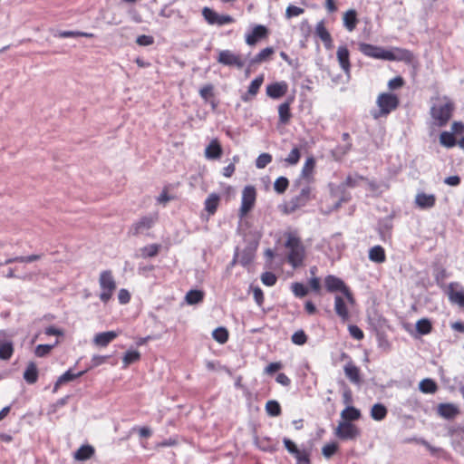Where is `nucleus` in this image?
I'll return each mask as SVG.
<instances>
[{"mask_svg": "<svg viewBox=\"0 0 464 464\" xmlns=\"http://www.w3.org/2000/svg\"><path fill=\"white\" fill-rule=\"evenodd\" d=\"M95 453V450L91 445H82L74 452V459L79 461L90 459Z\"/></svg>", "mask_w": 464, "mask_h": 464, "instance_id": "nucleus-25", "label": "nucleus"}, {"mask_svg": "<svg viewBox=\"0 0 464 464\" xmlns=\"http://www.w3.org/2000/svg\"><path fill=\"white\" fill-rule=\"evenodd\" d=\"M324 285L328 292L334 293L339 291L343 295L348 303L351 304L354 303L351 290L341 278L332 275L327 276L324 278Z\"/></svg>", "mask_w": 464, "mask_h": 464, "instance_id": "nucleus-6", "label": "nucleus"}, {"mask_svg": "<svg viewBox=\"0 0 464 464\" xmlns=\"http://www.w3.org/2000/svg\"><path fill=\"white\" fill-rule=\"evenodd\" d=\"M272 161V156L268 153L260 154L256 160V167L257 169L266 168Z\"/></svg>", "mask_w": 464, "mask_h": 464, "instance_id": "nucleus-48", "label": "nucleus"}, {"mask_svg": "<svg viewBox=\"0 0 464 464\" xmlns=\"http://www.w3.org/2000/svg\"><path fill=\"white\" fill-rule=\"evenodd\" d=\"M345 376L350 380L353 384H361L362 379L360 375L359 368L354 365L353 362H348L343 367Z\"/></svg>", "mask_w": 464, "mask_h": 464, "instance_id": "nucleus-22", "label": "nucleus"}, {"mask_svg": "<svg viewBox=\"0 0 464 464\" xmlns=\"http://www.w3.org/2000/svg\"><path fill=\"white\" fill-rule=\"evenodd\" d=\"M359 51L368 57L382 59L387 61H411L412 58V53L407 50H398V54H395L392 51H387L382 47L365 43L359 44Z\"/></svg>", "mask_w": 464, "mask_h": 464, "instance_id": "nucleus-1", "label": "nucleus"}, {"mask_svg": "<svg viewBox=\"0 0 464 464\" xmlns=\"http://www.w3.org/2000/svg\"><path fill=\"white\" fill-rule=\"evenodd\" d=\"M213 87L212 85H206L199 90V94L204 100H208L212 95Z\"/></svg>", "mask_w": 464, "mask_h": 464, "instance_id": "nucleus-64", "label": "nucleus"}, {"mask_svg": "<svg viewBox=\"0 0 464 464\" xmlns=\"http://www.w3.org/2000/svg\"><path fill=\"white\" fill-rule=\"evenodd\" d=\"M253 296L256 303L261 306L264 302V294L260 287L256 286L253 288Z\"/></svg>", "mask_w": 464, "mask_h": 464, "instance_id": "nucleus-59", "label": "nucleus"}, {"mask_svg": "<svg viewBox=\"0 0 464 464\" xmlns=\"http://www.w3.org/2000/svg\"><path fill=\"white\" fill-rule=\"evenodd\" d=\"M140 358V354L138 351H128L124 356H123V364H124V367H127L128 365H130V363H133L137 361H139Z\"/></svg>", "mask_w": 464, "mask_h": 464, "instance_id": "nucleus-45", "label": "nucleus"}, {"mask_svg": "<svg viewBox=\"0 0 464 464\" xmlns=\"http://www.w3.org/2000/svg\"><path fill=\"white\" fill-rule=\"evenodd\" d=\"M334 311L343 322H346L350 319L346 302L344 298L339 295L334 297Z\"/></svg>", "mask_w": 464, "mask_h": 464, "instance_id": "nucleus-19", "label": "nucleus"}, {"mask_svg": "<svg viewBox=\"0 0 464 464\" xmlns=\"http://www.w3.org/2000/svg\"><path fill=\"white\" fill-rule=\"evenodd\" d=\"M202 15L205 20L211 25L222 26L234 22V18L228 14H219L209 7L202 9Z\"/></svg>", "mask_w": 464, "mask_h": 464, "instance_id": "nucleus-11", "label": "nucleus"}, {"mask_svg": "<svg viewBox=\"0 0 464 464\" xmlns=\"http://www.w3.org/2000/svg\"><path fill=\"white\" fill-rule=\"evenodd\" d=\"M363 178L362 176H359V175H349L345 181H344V185L348 188H354V187H357L360 185V183L362 181H363Z\"/></svg>", "mask_w": 464, "mask_h": 464, "instance_id": "nucleus-53", "label": "nucleus"}, {"mask_svg": "<svg viewBox=\"0 0 464 464\" xmlns=\"http://www.w3.org/2000/svg\"><path fill=\"white\" fill-rule=\"evenodd\" d=\"M292 342L296 345H303L307 341V336L303 330H298L294 333L291 337Z\"/></svg>", "mask_w": 464, "mask_h": 464, "instance_id": "nucleus-50", "label": "nucleus"}, {"mask_svg": "<svg viewBox=\"0 0 464 464\" xmlns=\"http://www.w3.org/2000/svg\"><path fill=\"white\" fill-rule=\"evenodd\" d=\"M315 34L324 42V40L331 37L330 33L324 26V22L320 21L315 26Z\"/></svg>", "mask_w": 464, "mask_h": 464, "instance_id": "nucleus-46", "label": "nucleus"}, {"mask_svg": "<svg viewBox=\"0 0 464 464\" xmlns=\"http://www.w3.org/2000/svg\"><path fill=\"white\" fill-rule=\"evenodd\" d=\"M159 250H160V246L152 244V245L144 246L141 249V252H142L143 256L152 257V256H155L159 253Z\"/></svg>", "mask_w": 464, "mask_h": 464, "instance_id": "nucleus-54", "label": "nucleus"}, {"mask_svg": "<svg viewBox=\"0 0 464 464\" xmlns=\"http://www.w3.org/2000/svg\"><path fill=\"white\" fill-rule=\"evenodd\" d=\"M99 285L101 288L100 299L107 303L116 289V282L109 270L102 271L100 275Z\"/></svg>", "mask_w": 464, "mask_h": 464, "instance_id": "nucleus-5", "label": "nucleus"}, {"mask_svg": "<svg viewBox=\"0 0 464 464\" xmlns=\"http://www.w3.org/2000/svg\"><path fill=\"white\" fill-rule=\"evenodd\" d=\"M24 378L25 382L29 384L36 382L38 379V370L34 362H30L27 365L24 372Z\"/></svg>", "mask_w": 464, "mask_h": 464, "instance_id": "nucleus-33", "label": "nucleus"}, {"mask_svg": "<svg viewBox=\"0 0 464 464\" xmlns=\"http://www.w3.org/2000/svg\"><path fill=\"white\" fill-rule=\"evenodd\" d=\"M369 259L375 263H383L386 259L384 249L381 246H374L369 250Z\"/></svg>", "mask_w": 464, "mask_h": 464, "instance_id": "nucleus-31", "label": "nucleus"}, {"mask_svg": "<svg viewBox=\"0 0 464 464\" xmlns=\"http://www.w3.org/2000/svg\"><path fill=\"white\" fill-rule=\"evenodd\" d=\"M436 198L433 194L418 193L415 197L416 205L422 209L430 208L435 205Z\"/></svg>", "mask_w": 464, "mask_h": 464, "instance_id": "nucleus-21", "label": "nucleus"}, {"mask_svg": "<svg viewBox=\"0 0 464 464\" xmlns=\"http://www.w3.org/2000/svg\"><path fill=\"white\" fill-rule=\"evenodd\" d=\"M285 246L289 249L287 256L289 264L293 267L302 265L304 258V248L300 239L293 235H289Z\"/></svg>", "mask_w": 464, "mask_h": 464, "instance_id": "nucleus-3", "label": "nucleus"}, {"mask_svg": "<svg viewBox=\"0 0 464 464\" xmlns=\"http://www.w3.org/2000/svg\"><path fill=\"white\" fill-rule=\"evenodd\" d=\"M279 121L281 123L285 124L291 118L290 102H285L278 107Z\"/></svg>", "mask_w": 464, "mask_h": 464, "instance_id": "nucleus-35", "label": "nucleus"}, {"mask_svg": "<svg viewBox=\"0 0 464 464\" xmlns=\"http://www.w3.org/2000/svg\"><path fill=\"white\" fill-rule=\"evenodd\" d=\"M402 85H403V79L401 76H397V77L390 80L388 82V87L391 90H395V89L401 88Z\"/></svg>", "mask_w": 464, "mask_h": 464, "instance_id": "nucleus-60", "label": "nucleus"}, {"mask_svg": "<svg viewBox=\"0 0 464 464\" xmlns=\"http://www.w3.org/2000/svg\"><path fill=\"white\" fill-rule=\"evenodd\" d=\"M266 95L277 100L283 97L288 91V84L285 82H276L266 86Z\"/></svg>", "mask_w": 464, "mask_h": 464, "instance_id": "nucleus-17", "label": "nucleus"}, {"mask_svg": "<svg viewBox=\"0 0 464 464\" xmlns=\"http://www.w3.org/2000/svg\"><path fill=\"white\" fill-rule=\"evenodd\" d=\"M289 181L285 177H279L276 179L274 183V189L278 194H283L286 188H288Z\"/></svg>", "mask_w": 464, "mask_h": 464, "instance_id": "nucleus-44", "label": "nucleus"}, {"mask_svg": "<svg viewBox=\"0 0 464 464\" xmlns=\"http://www.w3.org/2000/svg\"><path fill=\"white\" fill-rule=\"evenodd\" d=\"M204 294L200 290H190L186 295V301L189 304H195L202 301Z\"/></svg>", "mask_w": 464, "mask_h": 464, "instance_id": "nucleus-38", "label": "nucleus"}, {"mask_svg": "<svg viewBox=\"0 0 464 464\" xmlns=\"http://www.w3.org/2000/svg\"><path fill=\"white\" fill-rule=\"evenodd\" d=\"M291 289L296 297H304L308 294V289L301 283L292 284Z\"/></svg>", "mask_w": 464, "mask_h": 464, "instance_id": "nucleus-49", "label": "nucleus"}, {"mask_svg": "<svg viewBox=\"0 0 464 464\" xmlns=\"http://www.w3.org/2000/svg\"><path fill=\"white\" fill-rule=\"evenodd\" d=\"M283 443L287 451L295 457L296 464H311V450L304 445L298 447L288 438H284Z\"/></svg>", "mask_w": 464, "mask_h": 464, "instance_id": "nucleus-7", "label": "nucleus"}, {"mask_svg": "<svg viewBox=\"0 0 464 464\" xmlns=\"http://www.w3.org/2000/svg\"><path fill=\"white\" fill-rule=\"evenodd\" d=\"M256 198L255 187L246 186L242 191L241 206L239 208L240 218L245 217L254 207Z\"/></svg>", "mask_w": 464, "mask_h": 464, "instance_id": "nucleus-10", "label": "nucleus"}, {"mask_svg": "<svg viewBox=\"0 0 464 464\" xmlns=\"http://www.w3.org/2000/svg\"><path fill=\"white\" fill-rule=\"evenodd\" d=\"M419 389L423 393L432 394L437 392L438 386L433 380L426 378L420 381L419 383Z\"/></svg>", "mask_w": 464, "mask_h": 464, "instance_id": "nucleus-34", "label": "nucleus"}, {"mask_svg": "<svg viewBox=\"0 0 464 464\" xmlns=\"http://www.w3.org/2000/svg\"><path fill=\"white\" fill-rule=\"evenodd\" d=\"M304 13V9L295 5H289L286 8L285 15L287 18L298 16Z\"/></svg>", "mask_w": 464, "mask_h": 464, "instance_id": "nucleus-56", "label": "nucleus"}, {"mask_svg": "<svg viewBox=\"0 0 464 464\" xmlns=\"http://www.w3.org/2000/svg\"><path fill=\"white\" fill-rule=\"evenodd\" d=\"M454 105L447 98L438 99L430 107L431 124L436 127L445 126L452 116Z\"/></svg>", "mask_w": 464, "mask_h": 464, "instance_id": "nucleus-2", "label": "nucleus"}, {"mask_svg": "<svg viewBox=\"0 0 464 464\" xmlns=\"http://www.w3.org/2000/svg\"><path fill=\"white\" fill-rule=\"evenodd\" d=\"M314 165H315V161H314V158L313 157L307 158L303 166V169H302V177L309 178L313 172Z\"/></svg>", "mask_w": 464, "mask_h": 464, "instance_id": "nucleus-47", "label": "nucleus"}, {"mask_svg": "<svg viewBox=\"0 0 464 464\" xmlns=\"http://www.w3.org/2000/svg\"><path fill=\"white\" fill-rule=\"evenodd\" d=\"M268 34L267 28L265 25L257 24L255 25L253 30L246 34V44L253 46L259 40L266 37Z\"/></svg>", "mask_w": 464, "mask_h": 464, "instance_id": "nucleus-15", "label": "nucleus"}, {"mask_svg": "<svg viewBox=\"0 0 464 464\" xmlns=\"http://www.w3.org/2000/svg\"><path fill=\"white\" fill-rule=\"evenodd\" d=\"M59 341L56 340L52 344H39L35 347L34 353L38 357H44L47 355L57 344Z\"/></svg>", "mask_w": 464, "mask_h": 464, "instance_id": "nucleus-39", "label": "nucleus"}, {"mask_svg": "<svg viewBox=\"0 0 464 464\" xmlns=\"http://www.w3.org/2000/svg\"><path fill=\"white\" fill-rule=\"evenodd\" d=\"M266 411L269 416L276 417L281 413V407L276 401L272 400L266 402Z\"/></svg>", "mask_w": 464, "mask_h": 464, "instance_id": "nucleus-40", "label": "nucleus"}, {"mask_svg": "<svg viewBox=\"0 0 464 464\" xmlns=\"http://www.w3.org/2000/svg\"><path fill=\"white\" fill-rule=\"evenodd\" d=\"M301 157V153L298 148H294L288 156L285 158V162H287L289 165H295L298 163Z\"/></svg>", "mask_w": 464, "mask_h": 464, "instance_id": "nucleus-52", "label": "nucleus"}, {"mask_svg": "<svg viewBox=\"0 0 464 464\" xmlns=\"http://www.w3.org/2000/svg\"><path fill=\"white\" fill-rule=\"evenodd\" d=\"M223 150L217 139L212 140L205 149V157L208 160H218L221 158Z\"/></svg>", "mask_w": 464, "mask_h": 464, "instance_id": "nucleus-18", "label": "nucleus"}, {"mask_svg": "<svg viewBox=\"0 0 464 464\" xmlns=\"http://www.w3.org/2000/svg\"><path fill=\"white\" fill-rule=\"evenodd\" d=\"M118 298L121 304H127L130 299V295L126 289H121Z\"/></svg>", "mask_w": 464, "mask_h": 464, "instance_id": "nucleus-63", "label": "nucleus"}, {"mask_svg": "<svg viewBox=\"0 0 464 464\" xmlns=\"http://www.w3.org/2000/svg\"><path fill=\"white\" fill-rule=\"evenodd\" d=\"M312 199V188L310 186L305 185L300 190V192L292 197L290 200L285 204V210L287 213H294L297 209L306 206V204Z\"/></svg>", "mask_w": 464, "mask_h": 464, "instance_id": "nucleus-8", "label": "nucleus"}, {"mask_svg": "<svg viewBox=\"0 0 464 464\" xmlns=\"http://www.w3.org/2000/svg\"><path fill=\"white\" fill-rule=\"evenodd\" d=\"M119 334L115 331H108L97 334L93 338V343L96 346L105 347L112 342Z\"/></svg>", "mask_w": 464, "mask_h": 464, "instance_id": "nucleus-20", "label": "nucleus"}, {"mask_svg": "<svg viewBox=\"0 0 464 464\" xmlns=\"http://www.w3.org/2000/svg\"><path fill=\"white\" fill-rule=\"evenodd\" d=\"M341 417L343 421H353L361 418V412L353 406H347L342 412Z\"/></svg>", "mask_w": 464, "mask_h": 464, "instance_id": "nucleus-29", "label": "nucleus"}, {"mask_svg": "<svg viewBox=\"0 0 464 464\" xmlns=\"http://www.w3.org/2000/svg\"><path fill=\"white\" fill-rule=\"evenodd\" d=\"M14 343L11 340H0V360L8 361L14 353Z\"/></svg>", "mask_w": 464, "mask_h": 464, "instance_id": "nucleus-23", "label": "nucleus"}, {"mask_svg": "<svg viewBox=\"0 0 464 464\" xmlns=\"http://www.w3.org/2000/svg\"><path fill=\"white\" fill-rule=\"evenodd\" d=\"M440 142L446 148H452L456 145V139L452 132L443 131L440 136Z\"/></svg>", "mask_w": 464, "mask_h": 464, "instance_id": "nucleus-37", "label": "nucleus"}, {"mask_svg": "<svg viewBox=\"0 0 464 464\" xmlns=\"http://www.w3.org/2000/svg\"><path fill=\"white\" fill-rule=\"evenodd\" d=\"M218 63L242 69L245 62L240 54H237L231 50H220L217 58Z\"/></svg>", "mask_w": 464, "mask_h": 464, "instance_id": "nucleus-9", "label": "nucleus"}, {"mask_svg": "<svg viewBox=\"0 0 464 464\" xmlns=\"http://www.w3.org/2000/svg\"><path fill=\"white\" fill-rule=\"evenodd\" d=\"M281 368H282L281 362H271L266 367L265 372L267 374H273L276 372H277L278 370H280Z\"/></svg>", "mask_w": 464, "mask_h": 464, "instance_id": "nucleus-62", "label": "nucleus"}, {"mask_svg": "<svg viewBox=\"0 0 464 464\" xmlns=\"http://www.w3.org/2000/svg\"><path fill=\"white\" fill-rule=\"evenodd\" d=\"M263 82H264V75H263V74H261V75H259V76L256 77V78H255V79L250 82V84H249V86H248V90H247V91H248V93H249L251 96H255V95L258 92V91H259V89H260V87H261V85H262Z\"/></svg>", "mask_w": 464, "mask_h": 464, "instance_id": "nucleus-42", "label": "nucleus"}, {"mask_svg": "<svg viewBox=\"0 0 464 464\" xmlns=\"http://www.w3.org/2000/svg\"><path fill=\"white\" fill-rule=\"evenodd\" d=\"M213 338L219 343H225L228 339V333L226 328L218 327L212 333Z\"/></svg>", "mask_w": 464, "mask_h": 464, "instance_id": "nucleus-43", "label": "nucleus"}, {"mask_svg": "<svg viewBox=\"0 0 464 464\" xmlns=\"http://www.w3.org/2000/svg\"><path fill=\"white\" fill-rule=\"evenodd\" d=\"M110 355H93L91 360V365L89 369L98 367L104 362H107V360L110 358Z\"/></svg>", "mask_w": 464, "mask_h": 464, "instance_id": "nucleus-55", "label": "nucleus"}, {"mask_svg": "<svg viewBox=\"0 0 464 464\" xmlns=\"http://www.w3.org/2000/svg\"><path fill=\"white\" fill-rule=\"evenodd\" d=\"M335 434L341 440H353L360 435V430L351 422L342 421L339 423Z\"/></svg>", "mask_w": 464, "mask_h": 464, "instance_id": "nucleus-12", "label": "nucleus"}, {"mask_svg": "<svg viewBox=\"0 0 464 464\" xmlns=\"http://www.w3.org/2000/svg\"><path fill=\"white\" fill-rule=\"evenodd\" d=\"M156 220L157 215L144 216L132 225L129 233L134 236L141 234L146 230L151 228L155 224Z\"/></svg>", "mask_w": 464, "mask_h": 464, "instance_id": "nucleus-13", "label": "nucleus"}, {"mask_svg": "<svg viewBox=\"0 0 464 464\" xmlns=\"http://www.w3.org/2000/svg\"><path fill=\"white\" fill-rule=\"evenodd\" d=\"M387 413V408L382 403H375L371 409V417L377 421H381L385 419Z\"/></svg>", "mask_w": 464, "mask_h": 464, "instance_id": "nucleus-32", "label": "nucleus"}, {"mask_svg": "<svg viewBox=\"0 0 464 464\" xmlns=\"http://www.w3.org/2000/svg\"><path fill=\"white\" fill-rule=\"evenodd\" d=\"M376 103L380 108V111L379 112L372 113L374 119L386 116L395 110L399 105V99L395 94L383 92L378 96Z\"/></svg>", "mask_w": 464, "mask_h": 464, "instance_id": "nucleus-4", "label": "nucleus"}, {"mask_svg": "<svg viewBox=\"0 0 464 464\" xmlns=\"http://www.w3.org/2000/svg\"><path fill=\"white\" fill-rule=\"evenodd\" d=\"M349 333L355 340H362L363 338V332L357 325H349Z\"/></svg>", "mask_w": 464, "mask_h": 464, "instance_id": "nucleus-58", "label": "nucleus"}, {"mask_svg": "<svg viewBox=\"0 0 464 464\" xmlns=\"http://www.w3.org/2000/svg\"><path fill=\"white\" fill-rule=\"evenodd\" d=\"M236 257L238 259L239 264L246 266L252 262L254 255L251 249H245L241 254L237 255Z\"/></svg>", "mask_w": 464, "mask_h": 464, "instance_id": "nucleus-41", "label": "nucleus"}, {"mask_svg": "<svg viewBox=\"0 0 464 464\" xmlns=\"http://www.w3.org/2000/svg\"><path fill=\"white\" fill-rule=\"evenodd\" d=\"M432 324L430 321L427 318H421L416 323V331L421 334L425 335L431 332Z\"/></svg>", "mask_w": 464, "mask_h": 464, "instance_id": "nucleus-36", "label": "nucleus"}, {"mask_svg": "<svg viewBox=\"0 0 464 464\" xmlns=\"http://www.w3.org/2000/svg\"><path fill=\"white\" fill-rule=\"evenodd\" d=\"M276 276L272 272H265L261 275V281L266 286H273L276 283Z\"/></svg>", "mask_w": 464, "mask_h": 464, "instance_id": "nucleus-51", "label": "nucleus"}, {"mask_svg": "<svg viewBox=\"0 0 464 464\" xmlns=\"http://www.w3.org/2000/svg\"><path fill=\"white\" fill-rule=\"evenodd\" d=\"M438 413L441 417H443V418H445L447 420H450V419H453L459 413V410L453 404H450V403H440L438 406Z\"/></svg>", "mask_w": 464, "mask_h": 464, "instance_id": "nucleus-24", "label": "nucleus"}, {"mask_svg": "<svg viewBox=\"0 0 464 464\" xmlns=\"http://www.w3.org/2000/svg\"><path fill=\"white\" fill-rule=\"evenodd\" d=\"M86 372V371L80 372L78 373H72L71 370L66 371L63 374H62L58 380L56 381L54 387H53V392H57L59 387L68 382L73 381L78 377H81Z\"/></svg>", "mask_w": 464, "mask_h": 464, "instance_id": "nucleus-26", "label": "nucleus"}, {"mask_svg": "<svg viewBox=\"0 0 464 464\" xmlns=\"http://www.w3.org/2000/svg\"><path fill=\"white\" fill-rule=\"evenodd\" d=\"M449 299L452 304L464 308V288L458 283H450L449 285Z\"/></svg>", "mask_w": 464, "mask_h": 464, "instance_id": "nucleus-14", "label": "nucleus"}, {"mask_svg": "<svg viewBox=\"0 0 464 464\" xmlns=\"http://www.w3.org/2000/svg\"><path fill=\"white\" fill-rule=\"evenodd\" d=\"M136 43L140 46H149L154 43V38L150 35H139L136 39Z\"/></svg>", "mask_w": 464, "mask_h": 464, "instance_id": "nucleus-57", "label": "nucleus"}, {"mask_svg": "<svg viewBox=\"0 0 464 464\" xmlns=\"http://www.w3.org/2000/svg\"><path fill=\"white\" fill-rule=\"evenodd\" d=\"M337 60L341 69L344 72V73L349 77L351 72V63H350V52L348 48L344 45L339 46L337 49Z\"/></svg>", "mask_w": 464, "mask_h": 464, "instance_id": "nucleus-16", "label": "nucleus"}, {"mask_svg": "<svg viewBox=\"0 0 464 464\" xmlns=\"http://www.w3.org/2000/svg\"><path fill=\"white\" fill-rule=\"evenodd\" d=\"M336 450H337L336 445L327 444L323 447V454L324 457L330 458L331 456H333L335 453Z\"/></svg>", "mask_w": 464, "mask_h": 464, "instance_id": "nucleus-61", "label": "nucleus"}, {"mask_svg": "<svg viewBox=\"0 0 464 464\" xmlns=\"http://www.w3.org/2000/svg\"><path fill=\"white\" fill-rule=\"evenodd\" d=\"M219 196L216 193H211L205 200V209L209 215H214L218 209L219 203Z\"/></svg>", "mask_w": 464, "mask_h": 464, "instance_id": "nucleus-30", "label": "nucleus"}, {"mask_svg": "<svg viewBox=\"0 0 464 464\" xmlns=\"http://www.w3.org/2000/svg\"><path fill=\"white\" fill-rule=\"evenodd\" d=\"M275 53V50L273 47H266L263 50H261L256 55H255L250 61H249V66H253L256 63H264L271 57V55Z\"/></svg>", "mask_w": 464, "mask_h": 464, "instance_id": "nucleus-28", "label": "nucleus"}, {"mask_svg": "<svg viewBox=\"0 0 464 464\" xmlns=\"http://www.w3.org/2000/svg\"><path fill=\"white\" fill-rule=\"evenodd\" d=\"M343 26L349 31V32H352L354 30V28L356 27V24H357V14H356V11L354 9H350L348 10L344 14H343Z\"/></svg>", "mask_w": 464, "mask_h": 464, "instance_id": "nucleus-27", "label": "nucleus"}]
</instances>
